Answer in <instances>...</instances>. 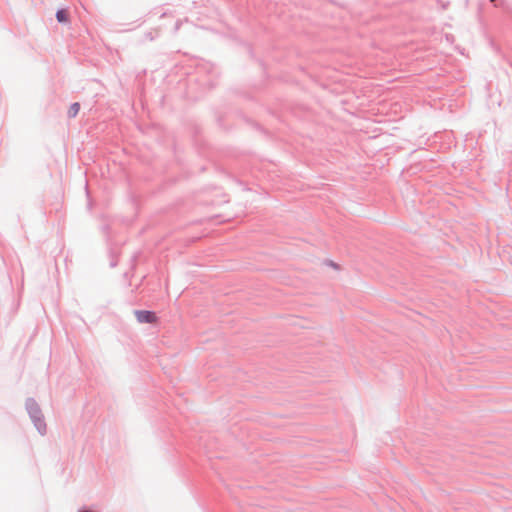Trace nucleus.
<instances>
[{
	"mask_svg": "<svg viewBox=\"0 0 512 512\" xmlns=\"http://www.w3.org/2000/svg\"><path fill=\"white\" fill-rule=\"evenodd\" d=\"M79 110H80V105H79V103H73V104L70 106L69 110H68V116H69L70 118H74V117L78 114Z\"/></svg>",
	"mask_w": 512,
	"mask_h": 512,
	"instance_id": "7ed1b4c3",
	"label": "nucleus"
},
{
	"mask_svg": "<svg viewBox=\"0 0 512 512\" xmlns=\"http://www.w3.org/2000/svg\"><path fill=\"white\" fill-rule=\"evenodd\" d=\"M56 18L61 23L68 22V19H69L68 12L64 9L58 10L56 13Z\"/></svg>",
	"mask_w": 512,
	"mask_h": 512,
	"instance_id": "f03ea898",
	"label": "nucleus"
},
{
	"mask_svg": "<svg viewBox=\"0 0 512 512\" xmlns=\"http://www.w3.org/2000/svg\"><path fill=\"white\" fill-rule=\"evenodd\" d=\"M492 2H494L495 0H491Z\"/></svg>",
	"mask_w": 512,
	"mask_h": 512,
	"instance_id": "20e7f679",
	"label": "nucleus"
},
{
	"mask_svg": "<svg viewBox=\"0 0 512 512\" xmlns=\"http://www.w3.org/2000/svg\"><path fill=\"white\" fill-rule=\"evenodd\" d=\"M136 319L140 323H156L158 318L156 314L152 311L147 310H137L134 312Z\"/></svg>",
	"mask_w": 512,
	"mask_h": 512,
	"instance_id": "f257e3e1",
	"label": "nucleus"
}]
</instances>
